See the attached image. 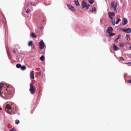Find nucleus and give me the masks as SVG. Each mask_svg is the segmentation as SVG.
<instances>
[{
  "label": "nucleus",
  "mask_w": 131,
  "mask_h": 131,
  "mask_svg": "<svg viewBox=\"0 0 131 131\" xmlns=\"http://www.w3.org/2000/svg\"><path fill=\"white\" fill-rule=\"evenodd\" d=\"M7 54L8 55V52L7 51Z\"/></svg>",
  "instance_id": "obj_42"
},
{
  "label": "nucleus",
  "mask_w": 131,
  "mask_h": 131,
  "mask_svg": "<svg viewBox=\"0 0 131 131\" xmlns=\"http://www.w3.org/2000/svg\"><path fill=\"white\" fill-rule=\"evenodd\" d=\"M26 67L25 66H23L21 67V69L23 70H24L26 69Z\"/></svg>",
  "instance_id": "obj_17"
},
{
  "label": "nucleus",
  "mask_w": 131,
  "mask_h": 131,
  "mask_svg": "<svg viewBox=\"0 0 131 131\" xmlns=\"http://www.w3.org/2000/svg\"><path fill=\"white\" fill-rule=\"evenodd\" d=\"M90 6V5L89 4L87 5V6H86V7H86L87 9H88Z\"/></svg>",
  "instance_id": "obj_31"
},
{
  "label": "nucleus",
  "mask_w": 131,
  "mask_h": 131,
  "mask_svg": "<svg viewBox=\"0 0 131 131\" xmlns=\"http://www.w3.org/2000/svg\"><path fill=\"white\" fill-rule=\"evenodd\" d=\"M13 52L14 53H15V52H16V51H15V50H13Z\"/></svg>",
  "instance_id": "obj_36"
},
{
  "label": "nucleus",
  "mask_w": 131,
  "mask_h": 131,
  "mask_svg": "<svg viewBox=\"0 0 131 131\" xmlns=\"http://www.w3.org/2000/svg\"><path fill=\"white\" fill-rule=\"evenodd\" d=\"M15 129L14 128H12L9 131H15Z\"/></svg>",
  "instance_id": "obj_33"
},
{
  "label": "nucleus",
  "mask_w": 131,
  "mask_h": 131,
  "mask_svg": "<svg viewBox=\"0 0 131 131\" xmlns=\"http://www.w3.org/2000/svg\"><path fill=\"white\" fill-rule=\"evenodd\" d=\"M67 6L69 7V8L71 10L74 11L75 10L74 9L73 7L71 5L68 4H67Z\"/></svg>",
  "instance_id": "obj_9"
},
{
  "label": "nucleus",
  "mask_w": 131,
  "mask_h": 131,
  "mask_svg": "<svg viewBox=\"0 0 131 131\" xmlns=\"http://www.w3.org/2000/svg\"><path fill=\"white\" fill-rule=\"evenodd\" d=\"M16 66L17 68H21V66L20 64L18 63L16 65Z\"/></svg>",
  "instance_id": "obj_22"
},
{
  "label": "nucleus",
  "mask_w": 131,
  "mask_h": 131,
  "mask_svg": "<svg viewBox=\"0 0 131 131\" xmlns=\"http://www.w3.org/2000/svg\"><path fill=\"white\" fill-rule=\"evenodd\" d=\"M113 31L112 28L111 27H108L107 29V31L109 33L112 32Z\"/></svg>",
  "instance_id": "obj_10"
},
{
  "label": "nucleus",
  "mask_w": 131,
  "mask_h": 131,
  "mask_svg": "<svg viewBox=\"0 0 131 131\" xmlns=\"http://www.w3.org/2000/svg\"><path fill=\"white\" fill-rule=\"evenodd\" d=\"M88 2H89L90 4H92L94 2V0H89Z\"/></svg>",
  "instance_id": "obj_23"
},
{
  "label": "nucleus",
  "mask_w": 131,
  "mask_h": 131,
  "mask_svg": "<svg viewBox=\"0 0 131 131\" xmlns=\"http://www.w3.org/2000/svg\"><path fill=\"white\" fill-rule=\"evenodd\" d=\"M2 110V108L1 107V108H0V110Z\"/></svg>",
  "instance_id": "obj_41"
},
{
  "label": "nucleus",
  "mask_w": 131,
  "mask_h": 131,
  "mask_svg": "<svg viewBox=\"0 0 131 131\" xmlns=\"http://www.w3.org/2000/svg\"><path fill=\"white\" fill-rule=\"evenodd\" d=\"M127 23V20L126 18H124L123 19V22L122 23V24L123 25H125Z\"/></svg>",
  "instance_id": "obj_8"
},
{
  "label": "nucleus",
  "mask_w": 131,
  "mask_h": 131,
  "mask_svg": "<svg viewBox=\"0 0 131 131\" xmlns=\"http://www.w3.org/2000/svg\"><path fill=\"white\" fill-rule=\"evenodd\" d=\"M117 3L116 2H112L111 3V8H113L115 11L117 12L116 7Z\"/></svg>",
  "instance_id": "obj_1"
},
{
  "label": "nucleus",
  "mask_w": 131,
  "mask_h": 131,
  "mask_svg": "<svg viewBox=\"0 0 131 131\" xmlns=\"http://www.w3.org/2000/svg\"><path fill=\"white\" fill-rule=\"evenodd\" d=\"M9 110L10 109H11V106H10V105L9 104Z\"/></svg>",
  "instance_id": "obj_34"
},
{
  "label": "nucleus",
  "mask_w": 131,
  "mask_h": 131,
  "mask_svg": "<svg viewBox=\"0 0 131 131\" xmlns=\"http://www.w3.org/2000/svg\"><path fill=\"white\" fill-rule=\"evenodd\" d=\"M88 4H87L86 2H85L84 0L82 1V8L85 7L86 6H87V5Z\"/></svg>",
  "instance_id": "obj_7"
},
{
  "label": "nucleus",
  "mask_w": 131,
  "mask_h": 131,
  "mask_svg": "<svg viewBox=\"0 0 131 131\" xmlns=\"http://www.w3.org/2000/svg\"><path fill=\"white\" fill-rule=\"evenodd\" d=\"M39 45V48L40 49H42L44 48L45 46V43L42 40H41L40 42Z\"/></svg>",
  "instance_id": "obj_2"
},
{
  "label": "nucleus",
  "mask_w": 131,
  "mask_h": 131,
  "mask_svg": "<svg viewBox=\"0 0 131 131\" xmlns=\"http://www.w3.org/2000/svg\"><path fill=\"white\" fill-rule=\"evenodd\" d=\"M33 45L32 42V41H30L28 42V45L30 46Z\"/></svg>",
  "instance_id": "obj_19"
},
{
  "label": "nucleus",
  "mask_w": 131,
  "mask_h": 131,
  "mask_svg": "<svg viewBox=\"0 0 131 131\" xmlns=\"http://www.w3.org/2000/svg\"><path fill=\"white\" fill-rule=\"evenodd\" d=\"M112 21L113 25H114L115 24V19L114 18L113 19H112Z\"/></svg>",
  "instance_id": "obj_26"
},
{
  "label": "nucleus",
  "mask_w": 131,
  "mask_h": 131,
  "mask_svg": "<svg viewBox=\"0 0 131 131\" xmlns=\"http://www.w3.org/2000/svg\"><path fill=\"white\" fill-rule=\"evenodd\" d=\"M8 113H9V114H12V113H11V112H9Z\"/></svg>",
  "instance_id": "obj_37"
},
{
  "label": "nucleus",
  "mask_w": 131,
  "mask_h": 131,
  "mask_svg": "<svg viewBox=\"0 0 131 131\" xmlns=\"http://www.w3.org/2000/svg\"><path fill=\"white\" fill-rule=\"evenodd\" d=\"M30 88L29 89L30 91L31 94H33L35 92V90L33 86L30 85Z\"/></svg>",
  "instance_id": "obj_3"
},
{
  "label": "nucleus",
  "mask_w": 131,
  "mask_h": 131,
  "mask_svg": "<svg viewBox=\"0 0 131 131\" xmlns=\"http://www.w3.org/2000/svg\"><path fill=\"white\" fill-rule=\"evenodd\" d=\"M30 75L31 78L34 79V72L33 71L30 72Z\"/></svg>",
  "instance_id": "obj_6"
},
{
  "label": "nucleus",
  "mask_w": 131,
  "mask_h": 131,
  "mask_svg": "<svg viewBox=\"0 0 131 131\" xmlns=\"http://www.w3.org/2000/svg\"><path fill=\"white\" fill-rule=\"evenodd\" d=\"M119 46L120 47H123L124 46V44L123 43L121 42V43H119Z\"/></svg>",
  "instance_id": "obj_25"
},
{
  "label": "nucleus",
  "mask_w": 131,
  "mask_h": 131,
  "mask_svg": "<svg viewBox=\"0 0 131 131\" xmlns=\"http://www.w3.org/2000/svg\"><path fill=\"white\" fill-rule=\"evenodd\" d=\"M4 84L3 83H0V93L1 92V90L2 89L3 87Z\"/></svg>",
  "instance_id": "obj_14"
},
{
  "label": "nucleus",
  "mask_w": 131,
  "mask_h": 131,
  "mask_svg": "<svg viewBox=\"0 0 131 131\" xmlns=\"http://www.w3.org/2000/svg\"><path fill=\"white\" fill-rule=\"evenodd\" d=\"M128 81L130 83H131V80L130 81Z\"/></svg>",
  "instance_id": "obj_39"
},
{
  "label": "nucleus",
  "mask_w": 131,
  "mask_h": 131,
  "mask_svg": "<svg viewBox=\"0 0 131 131\" xmlns=\"http://www.w3.org/2000/svg\"><path fill=\"white\" fill-rule=\"evenodd\" d=\"M40 72H39V74H40Z\"/></svg>",
  "instance_id": "obj_44"
},
{
  "label": "nucleus",
  "mask_w": 131,
  "mask_h": 131,
  "mask_svg": "<svg viewBox=\"0 0 131 131\" xmlns=\"http://www.w3.org/2000/svg\"><path fill=\"white\" fill-rule=\"evenodd\" d=\"M74 2L76 5L77 6H80V4H79L78 1V0H74Z\"/></svg>",
  "instance_id": "obj_13"
},
{
  "label": "nucleus",
  "mask_w": 131,
  "mask_h": 131,
  "mask_svg": "<svg viewBox=\"0 0 131 131\" xmlns=\"http://www.w3.org/2000/svg\"><path fill=\"white\" fill-rule=\"evenodd\" d=\"M113 47L114 50L115 51L118 50L119 49V48L117 47L115 44H113Z\"/></svg>",
  "instance_id": "obj_12"
},
{
  "label": "nucleus",
  "mask_w": 131,
  "mask_h": 131,
  "mask_svg": "<svg viewBox=\"0 0 131 131\" xmlns=\"http://www.w3.org/2000/svg\"><path fill=\"white\" fill-rule=\"evenodd\" d=\"M92 11V12H93L94 13H95L96 12V8L95 7L93 8Z\"/></svg>",
  "instance_id": "obj_16"
},
{
  "label": "nucleus",
  "mask_w": 131,
  "mask_h": 131,
  "mask_svg": "<svg viewBox=\"0 0 131 131\" xmlns=\"http://www.w3.org/2000/svg\"><path fill=\"white\" fill-rule=\"evenodd\" d=\"M28 5H30V6H36V4H32V3L31 2H30L29 3H28Z\"/></svg>",
  "instance_id": "obj_21"
},
{
  "label": "nucleus",
  "mask_w": 131,
  "mask_h": 131,
  "mask_svg": "<svg viewBox=\"0 0 131 131\" xmlns=\"http://www.w3.org/2000/svg\"><path fill=\"white\" fill-rule=\"evenodd\" d=\"M108 14H109V17L111 19H113V17L115 16L113 12H109L108 13Z\"/></svg>",
  "instance_id": "obj_4"
},
{
  "label": "nucleus",
  "mask_w": 131,
  "mask_h": 131,
  "mask_svg": "<svg viewBox=\"0 0 131 131\" xmlns=\"http://www.w3.org/2000/svg\"><path fill=\"white\" fill-rule=\"evenodd\" d=\"M121 36L120 35H118L117 38H116L115 40V42L116 43H117L118 42L117 40L119 38H120L121 37Z\"/></svg>",
  "instance_id": "obj_15"
},
{
  "label": "nucleus",
  "mask_w": 131,
  "mask_h": 131,
  "mask_svg": "<svg viewBox=\"0 0 131 131\" xmlns=\"http://www.w3.org/2000/svg\"><path fill=\"white\" fill-rule=\"evenodd\" d=\"M40 72H39V74H40Z\"/></svg>",
  "instance_id": "obj_45"
},
{
  "label": "nucleus",
  "mask_w": 131,
  "mask_h": 131,
  "mask_svg": "<svg viewBox=\"0 0 131 131\" xmlns=\"http://www.w3.org/2000/svg\"><path fill=\"white\" fill-rule=\"evenodd\" d=\"M115 35V33H114L110 32V33H109V35L111 37V36H113L114 35Z\"/></svg>",
  "instance_id": "obj_20"
},
{
  "label": "nucleus",
  "mask_w": 131,
  "mask_h": 131,
  "mask_svg": "<svg viewBox=\"0 0 131 131\" xmlns=\"http://www.w3.org/2000/svg\"><path fill=\"white\" fill-rule=\"evenodd\" d=\"M5 109L6 112L8 113V104H5L4 105Z\"/></svg>",
  "instance_id": "obj_11"
},
{
  "label": "nucleus",
  "mask_w": 131,
  "mask_h": 131,
  "mask_svg": "<svg viewBox=\"0 0 131 131\" xmlns=\"http://www.w3.org/2000/svg\"><path fill=\"white\" fill-rule=\"evenodd\" d=\"M129 63H130V62L125 63H124L125 64H128Z\"/></svg>",
  "instance_id": "obj_38"
},
{
  "label": "nucleus",
  "mask_w": 131,
  "mask_h": 131,
  "mask_svg": "<svg viewBox=\"0 0 131 131\" xmlns=\"http://www.w3.org/2000/svg\"><path fill=\"white\" fill-rule=\"evenodd\" d=\"M40 60L42 61H43L45 60V58L44 56H41L40 58Z\"/></svg>",
  "instance_id": "obj_18"
},
{
  "label": "nucleus",
  "mask_w": 131,
  "mask_h": 131,
  "mask_svg": "<svg viewBox=\"0 0 131 131\" xmlns=\"http://www.w3.org/2000/svg\"><path fill=\"white\" fill-rule=\"evenodd\" d=\"M19 123V121L18 120H16L15 121V123L16 124H18Z\"/></svg>",
  "instance_id": "obj_30"
},
{
  "label": "nucleus",
  "mask_w": 131,
  "mask_h": 131,
  "mask_svg": "<svg viewBox=\"0 0 131 131\" xmlns=\"http://www.w3.org/2000/svg\"><path fill=\"white\" fill-rule=\"evenodd\" d=\"M123 31L127 33H130L131 32V29L130 28H128L126 29H123L122 30Z\"/></svg>",
  "instance_id": "obj_5"
},
{
  "label": "nucleus",
  "mask_w": 131,
  "mask_h": 131,
  "mask_svg": "<svg viewBox=\"0 0 131 131\" xmlns=\"http://www.w3.org/2000/svg\"><path fill=\"white\" fill-rule=\"evenodd\" d=\"M40 72H39V74H40Z\"/></svg>",
  "instance_id": "obj_43"
},
{
  "label": "nucleus",
  "mask_w": 131,
  "mask_h": 131,
  "mask_svg": "<svg viewBox=\"0 0 131 131\" xmlns=\"http://www.w3.org/2000/svg\"><path fill=\"white\" fill-rule=\"evenodd\" d=\"M119 59H120L122 61L124 60L123 58L122 57H119Z\"/></svg>",
  "instance_id": "obj_32"
},
{
  "label": "nucleus",
  "mask_w": 131,
  "mask_h": 131,
  "mask_svg": "<svg viewBox=\"0 0 131 131\" xmlns=\"http://www.w3.org/2000/svg\"><path fill=\"white\" fill-rule=\"evenodd\" d=\"M129 48L131 50V45L130 46Z\"/></svg>",
  "instance_id": "obj_40"
},
{
  "label": "nucleus",
  "mask_w": 131,
  "mask_h": 131,
  "mask_svg": "<svg viewBox=\"0 0 131 131\" xmlns=\"http://www.w3.org/2000/svg\"><path fill=\"white\" fill-rule=\"evenodd\" d=\"M40 28L41 29V30H42V29L43 28L42 27H40Z\"/></svg>",
  "instance_id": "obj_35"
},
{
  "label": "nucleus",
  "mask_w": 131,
  "mask_h": 131,
  "mask_svg": "<svg viewBox=\"0 0 131 131\" xmlns=\"http://www.w3.org/2000/svg\"><path fill=\"white\" fill-rule=\"evenodd\" d=\"M32 36L33 37H34L36 38V36L35 35L34 33H32Z\"/></svg>",
  "instance_id": "obj_29"
},
{
  "label": "nucleus",
  "mask_w": 131,
  "mask_h": 131,
  "mask_svg": "<svg viewBox=\"0 0 131 131\" xmlns=\"http://www.w3.org/2000/svg\"><path fill=\"white\" fill-rule=\"evenodd\" d=\"M30 11V9L29 8H28V9H27V10L26 11V12L28 14L29 13V12Z\"/></svg>",
  "instance_id": "obj_28"
},
{
  "label": "nucleus",
  "mask_w": 131,
  "mask_h": 131,
  "mask_svg": "<svg viewBox=\"0 0 131 131\" xmlns=\"http://www.w3.org/2000/svg\"><path fill=\"white\" fill-rule=\"evenodd\" d=\"M120 20V19H119V18H117V20L116 21V24H117L119 22Z\"/></svg>",
  "instance_id": "obj_27"
},
{
  "label": "nucleus",
  "mask_w": 131,
  "mask_h": 131,
  "mask_svg": "<svg viewBox=\"0 0 131 131\" xmlns=\"http://www.w3.org/2000/svg\"><path fill=\"white\" fill-rule=\"evenodd\" d=\"M129 35H127L126 36V39L128 41H129L130 40V38H129Z\"/></svg>",
  "instance_id": "obj_24"
}]
</instances>
